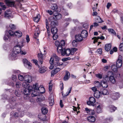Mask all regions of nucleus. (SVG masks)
<instances>
[{"instance_id": "nucleus-18", "label": "nucleus", "mask_w": 123, "mask_h": 123, "mask_svg": "<svg viewBox=\"0 0 123 123\" xmlns=\"http://www.w3.org/2000/svg\"><path fill=\"white\" fill-rule=\"evenodd\" d=\"M10 36H9L8 33H6L4 37V40L6 42L9 41L10 40Z\"/></svg>"}, {"instance_id": "nucleus-7", "label": "nucleus", "mask_w": 123, "mask_h": 123, "mask_svg": "<svg viewBox=\"0 0 123 123\" xmlns=\"http://www.w3.org/2000/svg\"><path fill=\"white\" fill-rule=\"evenodd\" d=\"M61 69V68L57 67L54 70H52L51 72V76H53L54 75L58 73Z\"/></svg>"}, {"instance_id": "nucleus-49", "label": "nucleus", "mask_w": 123, "mask_h": 123, "mask_svg": "<svg viewBox=\"0 0 123 123\" xmlns=\"http://www.w3.org/2000/svg\"><path fill=\"white\" fill-rule=\"evenodd\" d=\"M12 80L14 81H16L17 80V77L15 75H13L12 76Z\"/></svg>"}, {"instance_id": "nucleus-45", "label": "nucleus", "mask_w": 123, "mask_h": 123, "mask_svg": "<svg viewBox=\"0 0 123 123\" xmlns=\"http://www.w3.org/2000/svg\"><path fill=\"white\" fill-rule=\"evenodd\" d=\"M16 86L17 88H19L21 86V84L20 82L19 81L17 82L16 84Z\"/></svg>"}, {"instance_id": "nucleus-59", "label": "nucleus", "mask_w": 123, "mask_h": 123, "mask_svg": "<svg viewBox=\"0 0 123 123\" xmlns=\"http://www.w3.org/2000/svg\"><path fill=\"white\" fill-rule=\"evenodd\" d=\"M98 5V4H96L94 5V7H93L92 9L93 10V11H94V10L96 9L97 8V5Z\"/></svg>"}, {"instance_id": "nucleus-35", "label": "nucleus", "mask_w": 123, "mask_h": 123, "mask_svg": "<svg viewBox=\"0 0 123 123\" xmlns=\"http://www.w3.org/2000/svg\"><path fill=\"white\" fill-rule=\"evenodd\" d=\"M30 92L27 89V88H25L24 90V93L25 95H29L30 94Z\"/></svg>"}, {"instance_id": "nucleus-28", "label": "nucleus", "mask_w": 123, "mask_h": 123, "mask_svg": "<svg viewBox=\"0 0 123 123\" xmlns=\"http://www.w3.org/2000/svg\"><path fill=\"white\" fill-rule=\"evenodd\" d=\"M109 111L111 112L114 111L116 109L117 107H114L113 105H110L109 106Z\"/></svg>"}, {"instance_id": "nucleus-26", "label": "nucleus", "mask_w": 123, "mask_h": 123, "mask_svg": "<svg viewBox=\"0 0 123 123\" xmlns=\"http://www.w3.org/2000/svg\"><path fill=\"white\" fill-rule=\"evenodd\" d=\"M40 16L39 14L37 15L33 18V20L35 22L38 23L40 19Z\"/></svg>"}, {"instance_id": "nucleus-37", "label": "nucleus", "mask_w": 123, "mask_h": 123, "mask_svg": "<svg viewBox=\"0 0 123 123\" xmlns=\"http://www.w3.org/2000/svg\"><path fill=\"white\" fill-rule=\"evenodd\" d=\"M33 89L35 90H39V88L38 84L36 83L33 85Z\"/></svg>"}, {"instance_id": "nucleus-34", "label": "nucleus", "mask_w": 123, "mask_h": 123, "mask_svg": "<svg viewBox=\"0 0 123 123\" xmlns=\"http://www.w3.org/2000/svg\"><path fill=\"white\" fill-rule=\"evenodd\" d=\"M62 63L60 64L59 62H54V65L55 67L58 66H60L62 65Z\"/></svg>"}, {"instance_id": "nucleus-9", "label": "nucleus", "mask_w": 123, "mask_h": 123, "mask_svg": "<svg viewBox=\"0 0 123 123\" xmlns=\"http://www.w3.org/2000/svg\"><path fill=\"white\" fill-rule=\"evenodd\" d=\"M40 33V31L39 29L38 28H36L34 36V37L37 38L38 37L39 34Z\"/></svg>"}, {"instance_id": "nucleus-40", "label": "nucleus", "mask_w": 123, "mask_h": 123, "mask_svg": "<svg viewBox=\"0 0 123 123\" xmlns=\"http://www.w3.org/2000/svg\"><path fill=\"white\" fill-rule=\"evenodd\" d=\"M57 5L56 4H54L52 5L51 7V8L52 10H54L55 12L57 8Z\"/></svg>"}, {"instance_id": "nucleus-8", "label": "nucleus", "mask_w": 123, "mask_h": 123, "mask_svg": "<svg viewBox=\"0 0 123 123\" xmlns=\"http://www.w3.org/2000/svg\"><path fill=\"white\" fill-rule=\"evenodd\" d=\"M105 37L103 36H101L100 37H93L92 39L94 40L93 43H95L99 39L101 40H104L105 39Z\"/></svg>"}, {"instance_id": "nucleus-36", "label": "nucleus", "mask_w": 123, "mask_h": 123, "mask_svg": "<svg viewBox=\"0 0 123 123\" xmlns=\"http://www.w3.org/2000/svg\"><path fill=\"white\" fill-rule=\"evenodd\" d=\"M117 68H118L117 67V66H116L115 65H113L111 67L112 69L114 72L117 71Z\"/></svg>"}, {"instance_id": "nucleus-57", "label": "nucleus", "mask_w": 123, "mask_h": 123, "mask_svg": "<svg viewBox=\"0 0 123 123\" xmlns=\"http://www.w3.org/2000/svg\"><path fill=\"white\" fill-rule=\"evenodd\" d=\"M112 12L116 14L118 13V10L115 9H114L112 11Z\"/></svg>"}, {"instance_id": "nucleus-23", "label": "nucleus", "mask_w": 123, "mask_h": 123, "mask_svg": "<svg viewBox=\"0 0 123 123\" xmlns=\"http://www.w3.org/2000/svg\"><path fill=\"white\" fill-rule=\"evenodd\" d=\"M22 34L21 32L20 31H17L15 32V35L17 37H20L22 35Z\"/></svg>"}, {"instance_id": "nucleus-33", "label": "nucleus", "mask_w": 123, "mask_h": 123, "mask_svg": "<svg viewBox=\"0 0 123 123\" xmlns=\"http://www.w3.org/2000/svg\"><path fill=\"white\" fill-rule=\"evenodd\" d=\"M28 83H29L27 82V81H24L22 83V86L24 88H27V87L29 85Z\"/></svg>"}, {"instance_id": "nucleus-12", "label": "nucleus", "mask_w": 123, "mask_h": 123, "mask_svg": "<svg viewBox=\"0 0 123 123\" xmlns=\"http://www.w3.org/2000/svg\"><path fill=\"white\" fill-rule=\"evenodd\" d=\"M75 39L79 42L82 41L83 40V38L81 35H77L75 36Z\"/></svg>"}, {"instance_id": "nucleus-16", "label": "nucleus", "mask_w": 123, "mask_h": 123, "mask_svg": "<svg viewBox=\"0 0 123 123\" xmlns=\"http://www.w3.org/2000/svg\"><path fill=\"white\" fill-rule=\"evenodd\" d=\"M62 17V15L60 14L56 13L55 14H54L53 18L55 20L60 19Z\"/></svg>"}, {"instance_id": "nucleus-15", "label": "nucleus", "mask_w": 123, "mask_h": 123, "mask_svg": "<svg viewBox=\"0 0 123 123\" xmlns=\"http://www.w3.org/2000/svg\"><path fill=\"white\" fill-rule=\"evenodd\" d=\"M101 85L104 88H106L108 86V84L107 81L102 80L101 81Z\"/></svg>"}, {"instance_id": "nucleus-61", "label": "nucleus", "mask_w": 123, "mask_h": 123, "mask_svg": "<svg viewBox=\"0 0 123 123\" xmlns=\"http://www.w3.org/2000/svg\"><path fill=\"white\" fill-rule=\"evenodd\" d=\"M83 27L85 29H87L89 27L88 25L86 24H84L83 25Z\"/></svg>"}, {"instance_id": "nucleus-5", "label": "nucleus", "mask_w": 123, "mask_h": 123, "mask_svg": "<svg viewBox=\"0 0 123 123\" xmlns=\"http://www.w3.org/2000/svg\"><path fill=\"white\" fill-rule=\"evenodd\" d=\"M89 101H87V104L89 105L94 106V103L96 102L95 98L93 97H91L89 98Z\"/></svg>"}, {"instance_id": "nucleus-10", "label": "nucleus", "mask_w": 123, "mask_h": 123, "mask_svg": "<svg viewBox=\"0 0 123 123\" xmlns=\"http://www.w3.org/2000/svg\"><path fill=\"white\" fill-rule=\"evenodd\" d=\"M18 54L15 52L13 50L11 52L10 55H9V56L11 57V59L13 60V59H15L17 55Z\"/></svg>"}, {"instance_id": "nucleus-6", "label": "nucleus", "mask_w": 123, "mask_h": 123, "mask_svg": "<svg viewBox=\"0 0 123 123\" xmlns=\"http://www.w3.org/2000/svg\"><path fill=\"white\" fill-rule=\"evenodd\" d=\"M43 55L44 54H42L41 51H40V53H39L38 54V60L41 64L43 62Z\"/></svg>"}, {"instance_id": "nucleus-1", "label": "nucleus", "mask_w": 123, "mask_h": 123, "mask_svg": "<svg viewBox=\"0 0 123 123\" xmlns=\"http://www.w3.org/2000/svg\"><path fill=\"white\" fill-rule=\"evenodd\" d=\"M56 46L57 47L58 52L61 54L62 56L65 55L66 56H69L71 54V50L69 49H65L63 48L65 44V42L64 40H62L60 42L58 41H56L55 42Z\"/></svg>"}, {"instance_id": "nucleus-50", "label": "nucleus", "mask_w": 123, "mask_h": 123, "mask_svg": "<svg viewBox=\"0 0 123 123\" xmlns=\"http://www.w3.org/2000/svg\"><path fill=\"white\" fill-rule=\"evenodd\" d=\"M119 49L121 51H123V43H121L120 44Z\"/></svg>"}, {"instance_id": "nucleus-4", "label": "nucleus", "mask_w": 123, "mask_h": 123, "mask_svg": "<svg viewBox=\"0 0 123 123\" xmlns=\"http://www.w3.org/2000/svg\"><path fill=\"white\" fill-rule=\"evenodd\" d=\"M96 109V111L97 113H99L101 112L102 110V105L99 103L97 102L95 105Z\"/></svg>"}, {"instance_id": "nucleus-55", "label": "nucleus", "mask_w": 123, "mask_h": 123, "mask_svg": "<svg viewBox=\"0 0 123 123\" xmlns=\"http://www.w3.org/2000/svg\"><path fill=\"white\" fill-rule=\"evenodd\" d=\"M29 66L28 69H30L31 68L32 64H31L29 62L27 63L26 64Z\"/></svg>"}, {"instance_id": "nucleus-13", "label": "nucleus", "mask_w": 123, "mask_h": 123, "mask_svg": "<svg viewBox=\"0 0 123 123\" xmlns=\"http://www.w3.org/2000/svg\"><path fill=\"white\" fill-rule=\"evenodd\" d=\"M88 33L87 31L85 30H82L81 33V35L83 38H85L87 36Z\"/></svg>"}, {"instance_id": "nucleus-32", "label": "nucleus", "mask_w": 123, "mask_h": 123, "mask_svg": "<svg viewBox=\"0 0 123 123\" xmlns=\"http://www.w3.org/2000/svg\"><path fill=\"white\" fill-rule=\"evenodd\" d=\"M46 70V68L45 67L39 69V72L40 73L45 72Z\"/></svg>"}, {"instance_id": "nucleus-43", "label": "nucleus", "mask_w": 123, "mask_h": 123, "mask_svg": "<svg viewBox=\"0 0 123 123\" xmlns=\"http://www.w3.org/2000/svg\"><path fill=\"white\" fill-rule=\"evenodd\" d=\"M108 30L109 32L115 35L116 34L115 31L113 29L111 28L108 29Z\"/></svg>"}, {"instance_id": "nucleus-63", "label": "nucleus", "mask_w": 123, "mask_h": 123, "mask_svg": "<svg viewBox=\"0 0 123 123\" xmlns=\"http://www.w3.org/2000/svg\"><path fill=\"white\" fill-rule=\"evenodd\" d=\"M95 114V112L93 110H91L89 114L92 115H94Z\"/></svg>"}, {"instance_id": "nucleus-54", "label": "nucleus", "mask_w": 123, "mask_h": 123, "mask_svg": "<svg viewBox=\"0 0 123 123\" xmlns=\"http://www.w3.org/2000/svg\"><path fill=\"white\" fill-rule=\"evenodd\" d=\"M72 87H71L69 88L68 89V92H66V96L68 95H69V94L71 92V89H72Z\"/></svg>"}, {"instance_id": "nucleus-53", "label": "nucleus", "mask_w": 123, "mask_h": 123, "mask_svg": "<svg viewBox=\"0 0 123 123\" xmlns=\"http://www.w3.org/2000/svg\"><path fill=\"white\" fill-rule=\"evenodd\" d=\"M15 94L16 96L18 97H20L21 95L19 93L18 91L16 90L15 92Z\"/></svg>"}, {"instance_id": "nucleus-31", "label": "nucleus", "mask_w": 123, "mask_h": 123, "mask_svg": "<svg viewBox=\"0 0 123 123\" xmlns=\"http://www.w3.org/2000/svg\"><path fill=\"white\" fill-rule=\"evenodd\" d=\"M41 111L42 113L44 114H46L48 112V109L45 107L42 108L41 109Z\"/></svg>"}, {"instance_id": "nucleus-24", "label": "nucleus", "mask_w": 123, "mask_h": 123, "mask_svg": "<svg viewBox=\"0 0 123 123\" xmlns=\"http://www.w3.org/2000/svg\"><path fill=\"white\" fill-rule=\"evenodd\" d=\"M119 97V94L118 93H116L113 94L112 98L114 100H116Z\"/></svg>"}, {"instance_id": "nucleus-58", "label": "nucleus", "mask_w": 123, "mask_h": 123, "mask_svg": "<svg viewBox=\"0 0 123 123\" xmlns=\"http://www.w3.org/2000/svg\"><path fill=\"white\" fill-rule=\"evenodd\" d=\"M58 37V36L57 35L55 34H53V37L54 40H56L57 38Z\"/></svg>"}, {"instance_id": "nucleus-27", "label": "nucleus", "mask_w": 123, "mask_h": 123, "mask_svg": "<svg viewBox=\"0 0 123 123\" xmlns=\"http://www.w3.org/2000/svg\"><path fill=\"white\" fill-rule=\"evenodd\" d=\"M6 3L8 6L11 7L14 6V2H13L7 0H6Z\"/></svg>"}, {"instance_id": "nucleus-11", "label": "nucleus", "mask_w": 123, "mask_h": 123, "mask_svg": "<svg viewBox=\"0 0 123 123\" xmlns=\"http://www.w3.org/2000/svg\"><path fill=\"white\" fill-rule=\"evenodd\" d=\"M102 95L101 91H96L94 93V97L96 98H98L100 97Z\"/></svg>"}, {"instance_id": "nucleus-21", "label": "nucleus", "mask_w": 123, "mask_h": 123, "mask_svg": "<svg viewBox=\"0 0 123 123\" xmlns=\"http://www.w3.org/2000/svg\"><path fill=\"white\" fill-rule=\"evenodd\" d=\"M5 15L6 17L8 18H11L12 17L11 12L10 11H6L5 13Z\"/></svg>"}, {"instance_id": "nucleus-3", "label": "nucleus", "mask_w": 123, "mask_h": 123, "mask_svg": "<svg viewBox=\"0 0 123 123\" xmlns=\"http://www.w3.org/2000/svg\"><path fill=\"white\" fill-rule=\"evenodd\" d=\"M21 43V45L19 44L16 45L13 48V50L18 54L20 53L21 54L25 55L26 52H23L21 50V48L24 46V45L23 44V42Z\"/></svg>"}, {"instance_id": "nucleus-39", "label": "nucleus", "mask_w": 123, "mask_h": 123, "mask_svg": "<svg viewBox=\"0 0 123 123\" xmlns=\"http://www.w3.org/2000/svg\"><path fill=\"white\" fill-rule=\"evenodd\" d=\"M58 23L56 21H51L50 25L52 26H55L57 25Z\"/></svg>"}, {"instance_id": "nucleus-25", "label": "nucleus", "mask_w": 123, "mask_h": 123, "mask_svg": "<svg viewBox=\"0 0 123 123\" xmlns=\"http://www.w3.org/2000/svg\"><path fill=\"white\" fill-rule=\"evenodd\" d=\"M101 92L102 95H106L109 94L107 90L103 89H102L100 90Z\"/></svg>"}, {"instance_id": "nucleus-19", "label": "nucleus", "mask_w": 123, "mask_h": 123, "mask_svg": "<svg viewBox=\"0 0 123 123\" xmlns=\"http://www.w3.org/2000/svg\"><path fill=\"white\" fill-rule=\"evenodd\" d=\"M87 119L88 121L91 122H94L95 120V117L92 116H89L88 117Z\"/></svg>"}, {"instance_id": "nucleus-22", "label": "nucleus", "mask_w": 123, "mask_h": 123, "mask_svg": "<svg viewBox=\"0 0 123 123\" xmlns=\"http://www.w3.org/2000/svg\"><path fill=\"white\" fill-rule=\"evenodd\" d=\"M111 47V45L110 44H106L105 47V51H108L110 50Z\"/></svg>"}, {"instance_id": "nucleus-60", "label": "nucleus", "mask_w": 123, "mask_h": 123, "mask_svg": "<svg viewBox=\"0 0 123 123\" xmlns=\"http://www.w3.org/2000/svg\"><path fill=\"white\" fill-rule=\"evenodd\" d=\"M98 52L100 54H101L102 53V49L101 48H99L97 50Z\"/></svg>"}, {"instance_id": "nucleus-48", "label": "nucleus", "mask_w": 123, "mask_h": 123, "mask_svg": "<svg viewBox=\"0 0 123 123\" xmlns=\"http://www.w3.org/2000/svg\"><path fill=\"white\" fill-rule=\"evenodd\" d=\"M8 33L11 36H12L15 35V32H14L13 31L11 30H10L9 31Z\"/></svg>"}, {"instance_id": "nucleus-29", "label": "nucleus", "mask_w": 123, "mask_h": 123, "mask_svg": "<svg viewBox=\"0 0 123 123\" xmlns=\"http://www.w3.org/2000/svg\"><path fill=\"white\" fill-rule=\"evenodd\" d=\"M57 29L56 27H52L51 29V32L53 34H56L57 31Z\"/></svg>"}, {"instance_id": "nucleus-17", "label": "nucleus", "mask_w": 123, "mask_h": 123, "mask_svg": "<svg viewBox=\"0 0 123 123\" xmlns=\"http://www.w3.org/2000/svg\"><path fill=\"white\" fill-rule=\"evenodd\" d=\"M66 74L64 78V80H68L70 77V73L68 71H66Z\"/></svg>"}, {"instance_id": "nucleus-41", "label": "nucleus", "mask_w": 123, "mask_h": 123, "mask_svg": "<svg viewBox=\"0 0 123 123\" xmlns=\"http://www.w3.org/2000/svg\"><path fill=\"white\" fill-rule=\"evenodd\" d=\"M97 20V21L98 23H102L103 22V20L99 16H97L96 18Z\"/></svg>"}, {"instance_id": "nucleus-42", "label": "nucleus", "mask_w": 123, "mask_h": 123, "mask_svg": "<svg viewBox=\"0 0 123 123\" xmlns=\"http://www.w3.org/2000/svg\"><path fill=\"white\" fill-rule=\"evenodd\" d=\"M78 42L76 40H74L72 42V45L74 47H76L78 44Z\"/></svg>"}, {"instance_id": "nucleus-14", "label": "nucleus", "mask_w": 123, "mask_h": 123, "mask_svg": "<svg viewBox=\"0 0 123 123\" xmlns=\"http://www.w3.org/2000/svg\"><path fill=\"white\" fill-rule=\"evenodd\" d=\"M122 64V60L119 58L116 62V66L118 68H120L121 67Z\"/></svg>"}, {"instance_id": "nucleus-47", "label": "nucleus", "mask_w": 123, "mask_h": 123, "mask_svg": "<svg viewBox=\"0 0 123 123\" xmlns=\"http://www.w3.org/2000/svg\"><path fill=\"white\" fill-rule=\"evenodd\" d=\"M77 50V48H72L71 50V55H73L74 53Z\"/></svg>"}, {"instance_id": "nucleus-30", "label": "nucleus", "mask_w": 123, "mask_h": 123, "mask_svg": "<svg viewBox=\"0 0 123 123\" xmlns=\"http://www.w3.org/2000/svg\"><path fill=\"white\" fill-rule=\"evenodd\" d=\"M49 102L51 106L53 105L54 104V98L53 97L49 98Z\"/></svg>"}, {"instance_id": "nucleus-44", "label": "nucleus", "mask_w": 123, "mask_h": 123, "mask_svg": "<svg viewBox=\"0 0 123 123\" xmlns=\"http://www.w3.org/2000/svg\"><path fill=\"white\" fill-rule=\"evenodd\" d=\"M24 98L25 100L28 101L30 97L29 96V95H25L24 96Z\"/></svg>"}, {"instance_id": "nucleus-52", "label": "nucleus", "mask_w": 123, "mask_h": 123, "mask_svg": "<svg viewBox=\"0 0 123 123\" xmlns=\"http://www.w3.org/2000/svg\"><path fill=\"white\" fill-rule=\"evenodd\" d=\"M49 63L50 64H54V58L52 57H51L49 60Z\"/></svg>"}, {"instance_id": "nucleus-64", "label": "nucleus", "mask_w": 123, "mask_h": 123, "mask_svg": "<svg viewBox=\"0 0 123 123\" xmlns=\"http://www.w3.org/2000/svg\"><path fill=\"white\" fill-rule=\"evenodd\" d=\"M23 62L24 64H26L29 61L26 59H23Z\"/></svg>"}, {"instance_id": "nucleus-51", "label": "nucleus", "mask_w": 123, "mask_h": 123, "mask_svg": "<svg viewBox=\"0 0 123 123\" xmlns=\"http://www.w3.org/2000/svg\"><path fill=\"white\" fill-rule=\"evenodd\" d=\"M96 75L97 78L100 79H101L102 77V75L100 74H96Z\"/></svg>"}, {"instance_id": "nucleus-38", "label": "nucleus", "mask_w": 123, "mask_h": 123, "mask_svg": "<svg viewBox=\"0 0 123 123\" xmlns=\"http://www.w3.org/2000/svg\"><path fill=\"white\" fill-rule=\"evenodd\" d=\"M53 57H54L55 59V61L54 62H59V57L55 54H53Z\"/></svg>"}, {"instance_id": "nucleus-62", "label": "nucleus", "mask_w": 123, "mask_h": 123, "mask_svg": "<svg viewBox=\"0 0 123 123\" xmlns=\"http://www.w3.org/2000/svg\"><path fill=\"white\" fill-rule=\"evenodd\" d=\"M95 85L98 87L100 86H101L100 83L98 81H97L96 82V83H95Z\"/></svg>"}, {"instance_id": "nucleus-20", "label": "nucleus", "mask_w": 123, "mask_h": 123, "mask_svg": "<svg viewBox=\"0 0 123 123\" xmlns=\"http://www.w3.org/2000/svg\"><path fill=\"white\" fill-rule=\"evenodd\" d=\"M110 81L112 84H115L116 82V80L114 77L112 76H111L109 77Z\"/></svg>"}, {"instance_id": "nucleus-46", "label": "nucleus", "mask_w": 123, "mask_h": 123, "mask_svg": "<svg viewBox=\"0 0 123 123\" xmlns=\"http://www.w3.org/2000/svg\"><path fill=\"white\" fill-rule=\"evenodd\" d=\"M9 26L10 28L12 30H15L16 29L15 25L13 24H10L9 25Z\"/></svg>"}, {"instance_id": "nucleus-2", "label": "nucleus", "mask_w": 123, "mask_h": 123, "mask_svg": "<svg viewBox=\"0 0 123 123\" xmlns=\"http://www.w3.org/2000/svg\"><path fill=\"white\" fill-rule=\"evenodd\" d=\"M18 79L21 81H24L30 83L32 80L31 77L29 75H23L19 74L18 75Z\"/></svg>"}, {"instance_id": "nucleus-56", "label": "nucleus", "mask_w": 123, "mask_h": 123, "mask_svg": "<svg viewBox=\"0 0 123 123\" xmlns=\"http://www.w3.org/2000/svg\"><path fill=\"white\" fill-rule=\"evenodd\" d=\"M36 92H35V91L34 92H32L31 93V96L32 97H34L36 96L38 94L37 93H36Z\"/></svg>"}]
</instances>
